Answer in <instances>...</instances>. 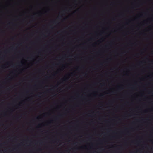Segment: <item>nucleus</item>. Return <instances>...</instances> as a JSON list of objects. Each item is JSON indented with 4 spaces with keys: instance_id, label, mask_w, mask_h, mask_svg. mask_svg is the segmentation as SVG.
I'll list each match as a JSON object with an SVG mask.
<instances>
[{
    "instance_id": "nucleus-1",
    "label": "nucleus",
    "mask_w": 153,
    "mask_h": 153,
    "mask_svg": "<svg viewBox=\"0 0 153 153\" xmlns=\"http://www.w3.org/2000/svg\"><path fill=\"white\" fill-rule=\"evenodd\" d=\"M78 11L81 10H74ZM94 11V10H93ZM95 11H111V10H94ZM115 11H120L121 10H115ZM122 11H130L132 13V71H134V10H122Z\"/></svg>"
},
{
    "instance_id": "nucleus-3",
    "label": "nucleus",
    "mask_w": 153,
    "mask_h": 153,
    "mask_svg": "<svg viewBox=\"0 0 153 153\" xmlns=\"http://www.w3.org/2000/svg\"><path fill=\"white\" fill-rule=\"evenodd\" d=\"M122 0H116V1L121 2H122Z\"/></svg>"
},
{
    "instance_id": "nucleus-9",
    "label": "nucleus",
    "mask_w": 153,
    "mask_h": 153,
    "mask_svg": "<svg viewBox=\"0 0 153 153\" xmlns=\"http://www.w3.org/2000/svg\"><path fill=\"white\" fill-rule=\"evenodd\" d=\"M9 78H10V79H11V77H9Z\"/></svg>"
},
{
    "instance_id": "nucleus-14",
    "label": "nucleus",
    "mask_w": 153,
    "mask_h": 153,
    "mask_svg": "<svg viewBox=\"0 0 153 153\" xmlns=\"http://www.w3.org/2000/svg\"><path fill=\"white\" fill-rule=\"evenodd\" d=\"M75 1H76L77 0H74Z\"/></svg>"
},
{
    "instance_id": "nucleus-6",
    "label": "nucleus",
    "mask_w": 153,
    "mask_h": 153,
    "mask_svg": "<svg viewBox=\"0 0 153 153\" xmlns=\"http://www.w3.org/2000/svg\"><path fill=\"white\" fill-rule=\"evenodd\" d=\"M135 0H134V4H135ZM136 10V9H135V8H134V10Z\"/></svg>"
},
{
    "instance_id": "nucleus-13",
    "label": "nucleus",
    "mask_w": 153,
    "mask_h": 153,
    "mask_svg": "<svg viewBox=\"0 0 153 153\" xmlns=\"http://www.w3.org/2000/svg\"><path fill=\"white\" fill-rule=\"evenodd\" d=\"M134 131L135 130V128H134Z\"/></svg>"
},
{
    "instance_id": "nucleus-7",
    "label": "nucleus",
    "mask_w": 153,
    "mask_h": 153,
    "mask_svg": "<svg viewBox=\"0 0 153 153\" xmlns=\"http://www.w3.org/2000/svg\"><path fill=\"white\" fill-rule=\"evenodd\" d=\"M63 81H65V79H63Z\"/></svg>"
},
{
    "instance_id": "nucleus-4",
    "label": "nucleus",
    "mask_w": 153,
    "mask_h": 153,
    "mask_svg": "<svg viewBox=\"0 0 153 153\" xmlns=\"http://www.w3.org/2000/svg\"><path fill=\"white\" fill-rule=\"evenodd\" d=\"M143 2H145L146 1V0H141Z\"/></svg>"
},
{
    "instance_id": "nucleus-11",
    "label": "nucleus",
    "mask_w": 153,
    "mask_h": 153,
    "mask_svg": "<svg viewBox=\"0 0 153 153\" xmlns=\"http://www.w3.org/2000/svg\"><path fill=\"white\" fill-rule=\"evenodd\" d=\"M133 2H132V5H133Z\"/></svg>"
},
{
    "instance_id": "nucleus-8",
    "label": "nucleus",
    "mask_w": 153,
    "mask_h": 153,
    "mask_svg": "<svg viewBox=\"0 0 153 153\" xmlns=\"http://www.w3.org/2000/svg\"><path fill=\"white\" fill-rule=\"evenodd\" d=\"M0 10H7V9H0Z\"/></svg>"
},
{
    "instance_id": "nucleus-10",
    "label": "nucleus",
    "mask_w": 153,
    "mask_h": 153,
    "mask_svg": "<svg viewBox=\"0 0 153 153\" xmlns=\"http://www.w3.org/2000/svg\"><path fill=\"white\" fill-rule=\"evenodd\" d=\"M119 120L120 121V119H119Z\"/></svg>"
},
{
    "instance_id": "nucleus-12",
    "label": "nucleus",
    "mask_w": 153,
    "mask_h": 153,
    "mask_svg": "<svg viewBox=\"0 0 153 153\" xmlns=\"http://www.w3.org/2000/svg\"><path fill=\"white\" fill-rule=\"evenodd\" d=\"M134 153H135V150H134Z\"/></svg>"
},
{
    "instance_id": "nucleus-2",
    "label": "nucleus",
    "mask_w": 153,
    "mask_h": 153,
    "mask_svg": "<svg viewBox=\"0 0 153 153\" xmlns=\"http://www.w3.org/2000/svg\"><path fill=\"white\" fill-rule=\"evenodd\" d=\"M139 63L141 64H143V61H141L139 62Z\"/></svg>"
},
{
    "instance_id": "nucleus-5",
    "label": "nucleus",
    "mask_w": 153,
    "mask_h": 153,
    "mask_svg": "<svg viewBox=\"0 0 153 153\" xmlns=\"http://www.w3.org/2000/svg\"><path fill=\"white\" fill-rule=\"evenodd\" d=\"M59 116L61 117V116H62V114H60L59 115Z\"/></svg>"
}]
</instances>
